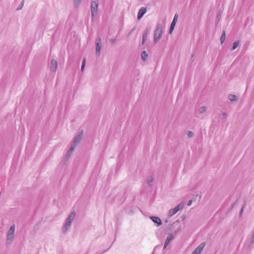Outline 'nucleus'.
Wrapping results in <instances>:
<instances>
[{
    "instance_id": "obj_1",
    "label": "nucleus",
    "mask_w": 254,
    "mask_h": 254,
    "mask_svg": "<svg viewBox=\"0 0 254 254\" xmlns=\"http://www.w3.org/2000/svg\"><path fill=\"white\" fill-rule=\"evenodd\" d=\"M163 25L161 23H158L154 33V42L156 43L160 39L162 34Z\"/></svg>"
},
{
    "instance_id": "obj_2",
    "label": "nucleus",
    "mask_w": 254,
    "mask_h": 254,
    "mask_svg": "<svg viewBox=\"0 0 254 254\" xmlns=\"http://www.w3.org/2000/svg\"><path fill=\"white\" fill-rule=\"evenodd\" d=\"M15 231V225L12 224L7 233V239H6V244L7 245H10L14 238V234Z\"/></svg>"
},
{
    "instance_id": "obj_3",
    "label": "nucleus",
    "mask_w": 254,
    "mask_h": 254,
    "mask_svg": "<svg viewBox=\"0 0 254 254\" xmlns=\"http://www.w3.org/2000/svg\"><path fill=\"white\" fill-rule=\"evenodd\" d=\"M75 211L72 212L66 219L65 224L63 230L64 232H65L71 226L72 222L74 219L75 216Z\"/></svg>"
},
{
    "instance_id": "obj_4",
    "label": "nucleus",
    "mask_w": 254,
    "mask_h": 254,
    "mask_svg": "<svg viewBox=\"0 0 254 254\" xmlns=\"http://www.w3.org/2000/svg\"><path fill=\"white\" fill-rule=\"evenodd\" d=\"M184 207V204L182 203H181L179 204L177 206H176L174 208L171 209L170 210L168 216L171 217L173 215L176 214L179 210L182 209Z\"/></svg>"
},
{
    "instance_id": "obj_5",
    "label": "nucleus",
    "mask_w": 254,
    "mask_h": 254,
    "mask_svg": "<svg viewBox=\"0 0 254 254\" xmlns=\"http://www.w3.org/2000/svg\"><path fill=\"white\" fill-rule=\"evenodd\" d=\"M98 0H93L91 2V10L92 12V17L95 16L98 10Z\"/></svg>"
},
{
    "instance_id": "obj_6",
    "label": "nucleus",
    "mask_w": 254,
    "mask_h": 254,
    "mask_svg": "<svg viewBox=\"0 0 254 254\" xmlns=\"http://www.w3.org/2000/svg\"><path fill=\"white\" fill-rule=\"evenodd\" d=\"M101 46V39L100 37H98L96 40V53L98 56L100 54Z\"/></svg>"
},
{
    "instance_id": "obj_7",
    "label": "nucleus",
    "mask_w": 254,
    "mask_h": 254,
    "mask_svg": "<svg viewBox=\"0 0 254 254\" xmlns=\"http://www.w3.org/2000/svg\"><path fill=\"white\" fill-rule=\"evenodd\" d=\"M205 243H201L193 252V254H200L205 247Z\"/></svg>"
},
{
    "instance_id": "obj_8",
    "label": "nucleus",
    "mask_w": 254,
    "mask_h": 254,
    "mask_svg": "<svg viewBox=\"0 0 254 254\" xmlns=\"http://www.w3.org/2000/svg\"><path fill=\"white\" fill-rule=\"evenodd\" d=\"M150 219L155 224H156V226L159 227L162 225V221L160 218L157 216H150Z\"/></svg>"
},
{
    "instance_id": "obj_9",
    "label": "nucleus",
    "mask_w": 254,
    "mask_h": 254,
    "mask_svg": "<svg viewBox=\"0 0 254 254\" xmlns=\"http://www.w3.org/2000/svg\"><path fill=\"white\" fill-rule=\"evenodd\" d=\"M82 132H79L74 138V141L71 144H78L81 140L82 138Z\"/></svg>"
},
{
    "instance_id": "obj_10",
    "label": "nucleus",
    "mask_w": 254,
    "mask_h": 254,
    "mask_svg": "<svg viewBox=\"0 0 254 254\" xmlns=\"http://www.w3.org/2000/svg\"><path fill=\"white\" fill-rule=\"evenodd\" d=\"M146 12V8L144 7H142L138 11V12L137 13V19H140L144 14Z\"/></svg>"
},
{
    "instance_id": "obj_11",
    "label": "nucleus",
    "mask_w": 254,
    "mask_h": 254,
    "mask_svg": "<svg viewBox=\"0 0 254 254\" xmlns=\"http://www.w3.org/2000/svg\"><path fill=\"white\" fill-rule=\"evenodd\" d=\"M173 239V235L172 233L169 234L168 236H167L164 246V249H166V248L167 247V246L169 245V242L170 241Z\"/></svg>"
},
{
    "instance_id": "obj_12",
    "label": "nucleus",
    "mask_w": 254,
    "mask_h": 254,
    "mask_svg": "<svg viewBox=\"0 0 254 254\" xmlns=\"http://www.w3.org/2000/svg\"><path fill=\"white\" fill-rule=\"evenodd\" d=\"M75 147H76V144H71V145L70 148H69V149L68 150V151L66 154L65 157L66 158H69L71 156V154L73 152V151H74Z\"/></svg>"
},
{
    "instance_id": "obj_13",
    "label": "nucleus",
    "mask_w": 254,
    "mask_h": 254,
    "mask_svg": "<svg viewBox=\"0 0 254 254\" xmlns=\"http://www.w3.org/2000/svg\"><path fill=\"white\" fill-rule=\"evenodd\" d=\"M57 67V62L55 59H53L51 62V69L52 71L55 72Z\"/></svg>"
},
{
    "instance_id": "obj_14",
    "label": "nucleus",
    "mask_w": 254,
    "mask_h": 254,
    "mask_svg": "<svg viewBox=\"0 0 254 254\" xmlns=\"http://www.w3.org/2000/svg\"><path fill=\"white\" fill-rule=\"evenodd\" d=\"M149 31H150L148 28H146L145 30V31L143 33V36H142V42H141L142 45H143L144 44L145 41L146 40L147 36H148V34L149 33Z\"/></svg>"
},
{
    "instance_id": "obj_15",
    "label": "nucleus",
    "mask_w": 254,
    "mask_h": 254,
    "mask_svg": "<svg viewBox=\"0 0 254 254\" xmlns=\"http://www.w3.org/2000/svg\"><path fill=\"white\" fill-rule=\"evenodd\" d=\"M228 99L231 101H236L237 100V97L234 94H230L228 97Z\"/></svg>"
},
{
    "instance_id": "obj_16",
    "label": "nucleus",
    "mask_w": 254,
    "mask_h": 254,
    "mask_svg": "<svg viewBox=\"0 0 254 254\" xmlns=\"http://www.w3.org/2000/svg\"><path fill=\"white\" fill-rule=\"evenodd\" d=\"M141 59L143 61H145L147 60L148 54L145 51H143L141 54Z\"/></svg>"
},
{
    "instance_id": "obj_17",
    "label": "nucleus",
    "mask_w": 254,
    "mask_h": 254,
    "mask_svg": "<svg viewBox=\"0 0 254 254\" xmlns=\"http://www.w3.org/2000/svg\"><path fill=\"white\" fill-rule=\"evenodd\" d=\"M225 38H226L225 31H223L222 35L220 37V42H221V44L223 43V42L225 41Z\"/></svg>"
},
{
    "instance_id": "obj_18",
    "label": "nucleus",
    "mask_w": 254,
    "mask_h": 254,
    "mask_svg": "<svg viewBox=\"0 0 254 254\" xmlns=\"http://www.w3.org/2000/svg\"><path fill=\"white\" fill-rule=\"evenodd\" d=\"M239 45H240V42L239 41L235 42L233 44V46H232V48L231 50L233 51V50H235L238 47V46H239Z\"/></svg>"
},
{
    "instance_id": "obj_19",
    "label": "nucleus",
    "mask_w": 254,
    "mask_h": 254,
    "mask_svg": "<svg viewBox=\"0 0 254 254\" xmlns=\"http://www.w3.org/2000/svg\"><path fill=\"white\" fill-rule=\"evenodd\" d=\"M176 24L175 23L173 22H172V23L171 24V26H170V29H169V33L170 34H172L174 29V27L176 25Z\"/></svg>"
},
{
    "instance_id": "obj_20",
    "label": "nucleus",
    "mask_w": 254,
    "mask_h": 254,
    "mask_svg": "<svg viewBox=\"0 0 254 254\" xmlns=\"http://www.w3.org/2000/svg\"><path fill=\"white\" fill-rule=\"evenodd\" d=\"M206 110V107L205 106H201V107L199 108V114H202L203 113H204Z\"/></svg>"
},
{
    "instance_id": "obj_21",
    "label": "nucleus",
    "mask_w": 254,
    "mask_h": 254,
    "mask_svg": "<svg viewBox=\"0 0 254 254\" xmlns=\"http://www.w3.org/2000/svg\"><path fill=\"white\" fill-rule=\"evenodd\" d=\"M81 0H74V5L75 7H77L79 6Z\"/></svg>"
},
{
    "instance_id": "obj_22",
    "label": "nucleus",
    "mask_w": 254,
    "mask_h": 254,
    "mask_svg": "<svg viewBox=\"0 0 254 254\" xmlns=\"http://www.w3.org/2000/svg\"><path fill=\"white\" fill-rule=\"evenodd\" d=\"M24 3V0H22V2H21L20 4L19 5L18 7L17 8V10H20L22 8L23 5Z\"/></svg>"
},
{
    "instance_id": "obj_23",
    "label": "nucleus",
    "mask_w": 254,
    "mask_h": 254,
    "mask_svg": "<svg viewBox=\"0 0 254 254\" xmlns=\"http://www.w3.org/2000/svg\"><path fill=\"white\" fill-rule=\"evenodd\" d=\"M178 15L177 13H176L174 15V17L172 22L176 23L177 22V20H178Z\"/></svg>"
},
{
    "instance_id": "obj_24",
    "label": "nucleus",
    "mask_w": 254,
    "mask_h": 254,
    "mask_svg": "<svg viewBox=\"0 0 254 254\" xmlns=\"http://www.w3.org/2000/svg\"><path fill=\"white\" fill-rule=\"evenodd\" d=\"M147 184L148 185V186H152V183H153V178H151L150 179H149L148 181H147Z\"/></svg>"
},
{
    "instance_id": "obj_25",
    "label": "nucleus",
    "mask_w": 254,
    "mask_h": 254,
    "mask_svg": "<svg viewBox=\"0 0 254 254\" xmlns=\"http://www.w3.org/2000/svg\"><path fill=\"white\" fill-rule=\"evenodd\" d=\"M187 135L189 137H191L193 136V133L191 131H188L187 132Z\"/></svg>"
},
{
    "instance_id": "obj_26",
    "label": "nucleus",
    "mask_w": 254,
    "mask_h": 254,
    "mask_svg": "<svg viewBox=\"0 0 254 254\" xmlns=\"http://www.w3.org/2000/svg\"><path fill=\"white\" fill-rule=\"evenodd\" d=\"M251 245L254 244V232L251 239Z\"/></svg>"
},
{
    "instance_id": "obj_27",
    "label": "nucleus",
    "mask_w": 254,
    "mask_h": 254,
    "mask_svg": "<svg viewBox=\"0 0 254 254\" xmlns=\"http://www.w3.org/2000/svg\"><path fill=\"white\" fill-rule=\"evenodd\" d=\"M227 114L226 112H223L222 114V118H226L227 117Z\"/></svg>"
},
{
    "instance_id": "obj_28",
    "label": "nucleus",
    "mask_w": 254,
    "mask_h": 254,
    "mask_svg": "<svg viewBox=\"0 0 254 254\" xmlns=\"http://www.w3.org/2000/svg\"><path fill=\"white\" fill-rule=\"evenodd\" d=\"M115 41H116L115 39H110V42L112 44H113L115 43Z\"/></svg>"
},
{
    "instance_id": "obj_29",
    "label": "nucleus",
    "mask_w": 254,
    "mask_h": 254,
    "mask_svg": "<svg viewBox=\"0 0 254 254\" xmlns=\"http://www.w3.org/2000/svg\"><path fill=\"white\" fill-rule=\"evenodd\" d=\"M244 205L242 206V208L240 212V216H241V215L242 214L243 212V209H244Z\"/></svg>"
},
{
    "instance_id": "obj_30",
    "label": "nucleus",
    "mask_w": 254,
    "mask_h": 254,
    "mask_svg": "<svg viewBox=\"0 0 254 254\" xmlns=\"http://www.w3.org/2000/svg\"><path fill=\"white\" fill-rule=\"evenodd\" d=\"M134 30H135V28H134L132 29L130 31V32L128 33V36H129V35H131V33H132L134 31Z\"/></svg>"
},
{
    "instance_id": "obj_31",
    "label": "nucleus",
    "mask_w": 254,
    "mask_h": 254,
    "mask_svg": "<svg viewBox=\"0 0 254 254\" xmlns=\"http://www.w3.org/2000/svg\"><path fill=\"white\" fill-rule=\"evenodd\" d=\"M86 59L84 58L82 62V64L85 65Z\"/></svg>"
},
{
    "instance_id": "obj_32",
    "label": "nucleus",
    "mask_w": 254,
    "mask_h": 254,
    "mask_svg": "<svg viewBox=\"0 0 254 254\" xmlns=\"http://www.w3.org/2000/svg\"><path fill=\"white\" fill-rule=\"evenodd\" d=\"M192 202V200H189V201H188V202L187 205H188V206H190V205L191 204Z\"/></svg>"
},
{
    "instance_id": "obj_33",
    "label": "nucleus",
    "mask_w": 254,
    "mask_h": 254,
    "mask_svg": "<svg viewBox=\"0 0 254 254\" xmlns=\"http://www.w3.org/2000/svg\"><path fill=\"white\" fill-rule=\"evenodd\" d=\"M85 67V65L82 64L81 67V70L83 71Z\"/></svg>"
},
{
    "instance_id": "obj_34",
    "label": "nucleus",
    "mask_w": 254,
    "mask_h": 254,
    "mask_svg": "<svg viewBox=\"0 0 254 254\" xmlns=\"http://www.w3.org/2000/svg\"><path fill=\"white\" fill-rule=\"evenodd\" d=\"M221 15L220 11L219 12V13L217 14V18H218Z\"/></svg>"
},
{
    "instance_id": "obj_35",
    "label": "nucleus",
    "mask_w": 254,
    "mask_h": 254,
    "mask_svg": "<svg viewBox=\"0 0 254 254\" xmlns=\"http://www.w3.org/2000/svg\"><path fill=\"white\" fill-rule=\"evenodd\" d=\"M180 222L179 221H176V222L174 223V224H176V223H179Z\"/></svg>"
},
{
    "instance_id": "obj_36",
    "label": "nucleus",
    "mask_w": 254,
    "mask_h": 254,
    "mask_svg": "<svg viewBox=\"0 0 254 254\" xmlns=\"http://www.w3.org/2000/svg\"><path fill=\"white\" fill-rule=\"evenodd\" d=\"M193 56H194V54H192L191 55V58L193 57Z\"/></svg>"
},
{
    "instance_id": "obj_37",
    "label": "nucleus",
    "mask_w": 254,
    "mask_h": 254,
    "mask_svg": "<svg viewBox=\"0 0 254 254\" xmlns=\"http://www.w3.org/2000/svg\"><path fill=\"white\" fill-rule=\"evenodd\" d=\"M151 254H154V252H153Z\"/></svg>"
},
{
    "instance_id": "obj_38",
    "label": "nucleus",
    "mask_w": 254,
    "mask_h": 254,
    "mask_svg": "<svg viewBox=\"0 0 254 254\" xmlns=\"http://www.w3.org/2000/svg\"><path fill=\"white\" fill-rule=\"evenodd\" d=\"M191 254H193L192 253Z\"/></svg>"
}]
</instances>
